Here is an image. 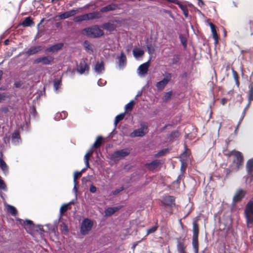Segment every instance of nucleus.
Masks as SVG:
<instances>
[{
  "instance_id": "13d9d810",
  "label": "nucleus",
  "mask_w": 253,
  "mask_h": 253,
  "mask_svg": "<svg viewBox=\"0 0 253 253\" xmlns=\"http://www.w3.org/2000/svg\"><path fill=\"white\" fill-rule=\"evenodd\" d=\"M87 169L85 168H83L80 171H76L74 172V178L77 179V175L79 174L78 177H80L82 175V173L84 172Z\"/></svg>"
},
{
  "instance_id": "ddd939ff",
  "label": "nucleus",
  "mask_w": 253,
  "mask_h": 253,
  "mask_svg": "<svg viewBox=\"0 0 253 253\" xmlns=\"http://www.w3.org/2000/svg\"><path fill=\"white\" fill-rule=\"evenodd\" d=\"M43 49V47L42 45H36L31 46L26 52L25 54L28 56L36 54Z\"/></svg>"
},
{
  "instance_id": "2eb2a0df",
  "label": "nucleus",
  "mask_w": 253,
  "mask_h": 253,
  "mask_svg": "<svg viewBox=\"0 0 253 253\" xmlns=\"http://www.w3.org/2000/svg\"><path fill=\"white\" fill-rule=\"evenodd\" d=\"M22 142V140L18 130H15L11 134V143L13 145H19Z\"/></svg>"
},
{
  "instance_id": "72a5a7b5",
  "label": "nucleus",
  "mask_w": 253,
  "mask_h": 253,
  "mask_svg": "<svg viewBox=\"0 0 253 253\" xmlns=\"http://www.w3.org/2000/svg\"><path fill=\"white\" fill-rule=\"evenodd\" d=\"M133 55L134 57L138 58L142 56L144 53V51L139 48H135L132 50Z\"/></svg>"
},
{
  "instance_id": "bf43d9fd",
  "label": "nucleus",
  "mask_w": 253,
  "mask_h": 253,
  "mask_svg": "<svg viewBox=\"0 0 253 253\" xmlns=\"http://www.w3.org/2000/svg\"><path fill=\"white\" fill-rule=\"evenodd\" d=\"M84 160L85 165V168L87 169L89 168V156H88V153H86L84 156Z\"/></svg>"
},
{
  "instance_id": "e433bc0d",
  "label": "nucleus",
  "mask_w": 253,
  "mask_h": 253,
  "mask_svg": "<svg viewBox=\"0 0 253 253\" xmlns=\"http://www.w3.org/2000/svg\"><path fill=\"white\" fill-rule=\"evenodd\" d=\"M102 140H103V137L101 136H98L97 137L96 141L94 142V143L92 145V148H96V149L99 148L101 146V141H102Z\"/></svg>"
},
{
  "instance_id": "c756f323",
  "label": "nucleus",
  "mask_w": 253,
  "mask_h": 253,
  "mask_svg": "<svg viewBox=\"0 0 253 253\" xmlns=\"http://www.w3.org/2000/svg\"><path fill=\"white\" fill-rule=\"evenodd\" d=\"M249 91H248V100L249 102H252L253 101V82H250L249 85Z\"/></svg>"
},
{
  "instance_id": "f704fd0d",
  "label": "nucleus",
  "mask_w": 253,
  "mask_h": 253,
  "mask_svg": "<svg viewBox=\"0 0 253 253\" xmlns=\"http://www.w3.org/2000/svg\"><path fill=\"white\" fill-rule=\"evenodd\" d=\"M54 90L56 92H58V88L61 84V78H55L53 81Z\"/></svg>"
},
{
  "instance_id": "a18cd8bd",
  "label": "nucleus",
  "mask_w": 253,
  "mask_h": 253,
  "mask_svg": "<svg viewBox=\"0 0 253 253\" xmlns=\"http://www.w3.org/2000/svg\"><path fill=\"white\" fill-rule=\"evenodd\" d=\"M23 130L26 132L29 131L30 130V120L26 121L25 124L21 126Z\"/></svg>"
},
{
  "instance_id": "58836bf2",
  "label": "nucleus",
  "mask_w": 253,
  "mask_h": 253,
  "mask_svg": "<svg viewBox=\"0 0 253 253\" xmlns=\"http://www.w3.org/2000/svg\"><path fill=\"white\" fill-rule=\"evenodd\" d=\"M146 47L148 53L149 55H152L155 52V48L151 42H146Z\"/></svg>"
},
{
  "instance_id": "5701e85b",
  "label": "nucleus",
  "mask_w": 253,
  "mask_h": 253,
  "mask_svg": "<svg viewBox=\"0 0 253 253\" xmlns=\"http://www.w3.org/2000/svg\"><path fill=\"white\" fill-rule=\"evenodd\" d=\"M94 69L97 74H101L105 69L103 61H97L95 65Z\"/></svg>"
},
{
  "instance_id": "c9c22d12",
  "label": "nucleus",
  "mask_w": 253,
  "mask_h": 253,
  "mask_svg": "<svg viewBox=\"0 0 253 253\" xmlns=\"http://www.w3.org/2000/svg\"><path fill=\"white\" fill-rule=\"evenodd\" d=\"M7 211L10 212L12 216H16L18 213L17 209L13 206L7 205Z\"/></svg>"
},
{
  "instance_id": "6e6552de",
  "label": "nucleus",
  "mask_w": 253,
  "mask_h": 253,
  "mask_svg": "<svg viewBox=\"0 0 253 253\" xmlns=\"http://www.w3.org/2000/svg\"><path fill=\"white\" fill-rule=\"evenodd\" d=\"M151 57L147 62L141 64L137 69V73L140 76H144L148 71Z\"/></svg>"
},
{
  "instance_id": "bb28decb",
  "label": "nucleus",
  "mask_w": 253,
  "mask_h": 253,
  "mask_svg": "<svg viewBox=\"0 0 253 253\" xmlns=\"http://www.w3.org/2000/svg\"><path fill=\"white\" fill-rule=\"evenodd\" d=\"M177 5L179 8L183 11V14L186 18L188 17V9L186 5L182 4L178 0H177L174 3Z\"/></svg>"
},
{
  "instance_id": "412c9836",
  "label": "nucleus",
  "mask_w": 253,
  "mask_h": 253,
  "mask_svg": "<svg viewBox=\"0 0 253 253\" xmlns=\"http://www.w3.org/2000/svg\"><path fill=\"white\" fill-rule=\"evenodd\" d=\"M239 169L234 165L230 164L229 167L225 169V176L224 179L227 178L231 174L236 172L239 170Z\"/></svg>"
},
{
  "instance_id": "69168bd1",
  "label": "nucleus",
  "mask_w": 253,
  "mask_h": 253,
  "mask_svg": "<svg viewBox=\"0 0 253 253\" xmlns=\"http://www.w3.org/2000/svg\"><path fill=\"white\" fill-rule=\"evenodd\" d=\"M124 190V187L123 186L120 187L119 188L116 189L113 192V195H115L118 194H119L120 192L123 191Z\"/></svg>"
},
{
  "instance_id": "a878e982",
  "label": "nucleus",
  "mask_w": 253,
  "mask_h": 253,
  "mask_svg": "<svg viewBox=\"0 0 253 253\" xmlns=\"http://www.w3.org/2000/svg\"><path fill=\"white\" fill-rule=\"evenodd\" d=\"M209 25H210L211 29V33H212L213 39V40L214 41V43L215 44H216L218 42V35L217 34L216 30H215V26L212 23H209Z\"/></svg>"
},
{
  "instance_id": "0e129e2a",
  "label": "nucleus",
  "mask_w": 253,
  "mask_h": 253,
  "mask_svg": "<svg viewBox=\"0 0 253 253\" xmlns=\"http://www.w3.org/2000/svg\"><path fill=\"white\" fill-rule=\"evenodd\" d=\"M0 111L1 113L6 114L9 112V108L8 106H3L0 109Z\"/></svg>"
},
{
  "instance_id": "052dcab7",
  "label": "nucleus",
  "mask_w": 253,
  "mask_h": 253,
  "mask_svg": "<svg viewBox=\"0 0 253 253\" xmlns=\"http://www.w3.org/2000/svg\"><path fill=\"white\" fill-rule=\"evenodd\" d=\"M125 114H126V112H124V113H122L119 115H118L116 117H115V119L118 121V122H120L121 121L123 120L124 118H125Z\"/></svg>"
},
{
  "instance_id": "37998d69",
  "label": "nucleus",
  "mask_w": 253,
  "mask_h": 253,
  "mask_svg": "<svg viewBox=\"0 0 253 253\" xmlns=\"http://www.w3.org/2000/svg\"><path fill=\"white\" fill-rule=\"evenodd\" d=\"M179 133L178 130H176L171 132L169 134V138L170 141H173L175 138L179 136Z\"/></svg>"
},
{
  "instance_id": "9d476101",
  "label": "nucleus",
  "mask_w": 253,
  "mask_h": 253,
  "mask_svg": "<svg viewBox=\"0 0 253 253\" xmlns=\"http://www.w3.org/2000/svg\"><path fill=\"white\" fill-rule=\"evenodd\" d=\"M80 8H73L68 11L61 13L58 15L60 19H65L71 16H73L79 12Z\"/></svg>"
},
{
  "instance_id": "ea45409f",
  "label": "nucleus",
  "mask_w": 253,
  "mask_h": 253,
  "mask_svg": "<svg viewBox=\"0 0 253 253\" xmlns=\"http://www.w3.org/2000/svg\"><path fill=\"white\" fill-rule=\"evenodd\" d=\"M134 105V101L133 100H131L129 103L125 105V109L126 113L128 111H131Z\"/></svg>"
},
{
  "instance_id": "cd10ccee",
  "label": "nucleus",
  "mask_w": 253,
  "mask_h": 253,
  "mask_svg": "<svg viewBox=\"0 0 253 253\" xmlns=\"http://www.w3.org/2000/svg\"><path fill=\"white\" fill-rule=\"evenodd\" d=\"M34 23L31 17L28 16L26 17L22 22L20 24V25L24 27H31L34 25Z\"/></svg>"
},
{
  "instance_id": "473e14b6",
  "label": "nucleus",
  "mask_w": 253,
  "mask_h": 253,
  "mask_svg": "<svg viewBox=\"0 0 253 253\" xmlns=\"http://www.w3.org/2000/svg\"><path fill=\"white\" fill-rule=\"evenodd\" d=\"M246 169L248 174H251L253 171V158L249 159L246 164Z\"/></svg>"
},
{
  "instance_id": "4468645a",
  "label": "nucleus",
  "mask_w": 253,
  "mask_h": 253,
  "mask_svg": "<svg viewBox=\"0 0 253 253\" xmlns=\"http://www.w3.org/2000/svg\"><path fill=\"white\" fill-rule=\"evenodd\" d=\"M89 71V67L88 64L85 61H81L79 66L78 67L77 71L81 74L88 75Z\"/></svg>"
},
{
  "instance_id": "0eeeda50",
  "label": "nucleus",
  "mask_w": 253,
  "mask_h": 253,
  "mask_svg": "<svg viewBox=\"0 0 253 253\" xmlns=\"http://www.w3.org/2000/svg\"><path fill=\"white\" fill-rule=\"evenodd\" d=\"M246 194V191L241 188L238 189L233 197L232 204L235 205L237 203L240 202L245 197Z\"/></svg>"
},
{
  "instance_id": "7c9ffc66",
  "label": "nucleus",
  "mask_w": 253,
  "mask_h": 253,
  "mask_svg": "<svg viewBox=\"0 0 253 253\" xmlns=\"http://www.w3.org/2000/svg\"><path fill=\"white\" fill-rule=\"evenodd\" d=\"M192 244L194 250V253H198L199 250L198 236H193Z\"/></svg>"
},
{
  "instance_id": "09e8293b",
  "label": "nucleus",
  "mask_w": 253,
  "mask_h": 253,
  "mask_svg": "<svg viewBox=\"0 0 253 253\" xmlns=\"http://www.w3.org/2000/svg\"><path fill=\"white\" fill-rule=\"evenodd\" d=\"M244 178L245 179L246 183H250L253 180V174L252 173H251V174H248L247 176L244 177Z\"/></svg>"
},
{
  "instance_id": "680f3d73",
  "label": "nucleus",
  "mask_w": 253,
  "mask_h": 253,
  "mask_svg": "<svg viewBox=\"0 0 253 253\" xmlns=\"http://www.w3.org/2000/svg\"><path fill=\"white\" fill-rule=\"evenodd\" d=\"M157 228H158V226L155 225V226H152L150 228L148 229L147 230V234L146 235H148L149 234L154 233L156 231Z\"/></svg>"
},
{
  "instance_id": "338daca9",
  "label": "nucleus",
  "mask_w": 253,
  "mask_h": 253,
  "mask_svg": "<svg viewBox=\"0 0 253 253\" xmlns=\"http://www.w3.org/2000/svg\"><path fill=\"white\" fill-rule=\"evenodd\" d=\"M89 190L90 193H95L96 192L97 188L93 184H92L90 185Z\"/></svg>"
},
{
  "instance_id": "f03ea898",
  "label": "nucleus",
  "mask_w": 253,
  "mask_h": 253,
  "mask_svg": "<svg viewBox=\"0 0 253 253\" xmlns=\"http://www.w3.org/2000/svg\"><path fill=\"white\" fill-rule=\"evenodd\" d=\"M86 36L91 38H97L104 35V32L98 25H93L84 29Z\"/></svg>"
},
{
  "instance_id": "c85d7f7f",
  "label": "nucleus",
  "mask_w": 253,
  "mask_h": 253,
  "mask_svg": "<svg viewBox=\"0 0 253 253\" xmlns=\"http://www.w3.org/2000/svg\"><path fill=\"white\" fill-rule=\"evenodd\" d=\"M177 250L178 253H186L185 252V247L184 242H181L179 240V238H177Z\"/></svg>"
},
{
  "instance_id": "393cba45",
  "label": "nucleus",
  "mask_w": 253,
  "mask_h": 253,
  "mask_svg": "<svg viewBox=\"0 0 253 253\" xmlns=\"http://www.w3.org/2000/svg\"><path fill=\"white\" fill-rule=\"evenodd\" d=\"M0 168L2 170L4 174L7 175L9 173L8 167L1 157H0Z\"/></svg>"
},
{
  "instance_id": "864d4df0",
  "label": "nucleus",
  "mask_w": 253,
  "mask_h": 253,
  "mask_svg": "<svg viewBox=\"0 0 253 253\" xmlns=\"http://www.w3.org/2000/svg\"><path fill=\"white\" fill-rule=\"evenodd\" d=\"M73 191L75 194V200H77V192H78V188H77V182L76 181V179L74 178V187L73 189Z\"/></svg>"
},
{
  "instance_id": "9b49d317",
  "label": "nucleus",
  "mask_w": 253,
  "mask_h": 253,
  "mask_svg": "<svg viewBox=\"0 0 253 253\" xmlns=\"http://www.w3.org/2000/svg\"><path fill=\"white\" fill-rule=\"evenodd\" d=\"M161 162L159 160H155L150 163H146L144 164V167L149 171H153L156 169L160 165Z\"/></svg>"
},
{
  "instance_id": "4d7b16f0",
  "label": "nucleus",
  "mask_w": 253,
  "mask_h": 253,
  "mask_svg": "<svg viewBox=\"0 0 253 253\" xmlns=\"http://www.w3.org/2000/svg\"><path fill=\"white\" fill-rule=\"evenodd\" d=\"M0 189L4 191L6 190V185L0 176Z\"/></svg>"
},
{
  "instance_id": "e2e57ef3",
  "label": "nucleus",
  "mask_w": 253,
  "mask_h": 253,
  "mask_svg": "<svg viewBox=\"0 0 253 253\" xmlns=\"http://www.w3.org/2000/svg\"><path fill=\"white\" fill-rule=\"evenodd\" d=\"M172 92L171 91H169L168 92H167L165 96H164V97H165V99L166 100H169V99L171 98V96H172Z\"/></svg>"
},
{
  "instance_id": "de8ad7c7",
  "label": "nucleus",
  "mask_w": 253,
  "mask_h": 253,
  "mask_svg": "<svg viewBox=\"0 0 253 253\" xmlns=\"http://www.w3.org/2000/svg\"><path fill=\"white\" fill-rule=\"evenodd\" d=\"M39 231H41V233H40L41 234H42L44 232L42 225H40V224L35 225V229L32 230V233L34 231L38 232Z\"/></svg>"
},
{
  "instance_id": "423d86ee",
  "label": "nucleus",
  "mask_w": 253,
  "mask_h": 253,
  "mask_svg": "<svg viewBox=\"0 0 253 253\" xmlns=\"http://www.w3.org/2000/svg\"><path fill=\"white\" fill-rule=\"evenodd\" d=\"M54 60V58L52 56H44L40 57L34 61V64L42 63L43 65H51Z\"/></svg>"
},
{
  "instance_id": "8fccbe9b",
  "label": "nucleus",
  "mask_w": 253,
  "mask_h": 253,
  "mask_svg": "<svg viewBox=\"0 0 253 253\" xmlns=\"http://www.w3.org/2000/svg\"><path fill=\"white\" fill-rule=\"evenodd\" d=\"M10 96L8 93L7 92H1L0 93V103L5 100L6 98H9Z\"/></svg>"
},
{
  "instance_id": "6e6d98bb",
  "label": "nucleus",
  "mask_w": 253,
  "mask_h": 253,
  "mask_svg": "<svg viewBox=\"0 0 253 253\" xmlns=\"http://www.w3.org/2000/svg\"><path fill=\"white\" fill-rule=\"evenodd\" d=\"M168 152V149L166 148V149H162L160 151H159L156 155H155V156L156 157H160V156H163L164 155H165L167 152Z\"/></svg>"
},
{
  "instance_id": "1a4fd4ad",
  "label": "nucleus",
  "mask_w": 253,
  "mask_h": 253,
  "mask_svg": "<svg viewBox=\"0 0 253 253\" xmlns=\"http://www.w3.org/2000/svg\"><path fill=\"white\" fill-rule=\"evenodd\" d=\"M162 203L165 206L173 207L175 205V197L170 195L166 196L163 198Z\"/></svg>"
},
{
  "instance_id": "2f4dec72",
  "label": "nucleus",
  "mask_w": 253,
  "mask_h": 253,
  "mask_svg": "<svg viewBox=\"0 0 253 253\" xmlns=\"http://www.w3.org/2000/svg\"><path fill=\"white\" fill-rule=\"evenodd\" d=\"M67 116V113L66 111H62V112H58L56 113L54 117V120L56 121H59L60 119H65Z\"/></svg>"
},
{
  "instance_id": "5fc2aeb1",
  "label": "nucleus",
  "mask_w": 253,
  "mask_h": 253,
  "mask_svg": "<svg viewBox=\"0 0 253 253\" xmlns=\"http://www.w3.org/2000/svg\"><path fill=\"white\" fill-rule=\"evenodd\" d=\"M68 209V206L67 204H63L60 209V213L61 215L63 213L66 212Z\"/></svg>"
},
{
  "instance_id": "20e7f679",
  "label": "nucleus",
  "mask_w": 253,
  "mask_h": 253,
  "mask_svg": "<svg viewBox=\"0 0 253 253\" xmlns=\"http://www.w3.org/2000/svg\"><path fill=\"white\" fill-rule=\"evenodd\" d=\"M93 223L90 219L86 218L83 220L81 225V233L83 235H86L91 229Z\"/></svg>"
},
{
  "instance_id": "f8f14e48",
  "label": "nucleus",
  "mask_w": 253,
  "mask_h": 253,
  "mask_svg": "<svg viewBox=\"0 0 253 253\" xmlns=\"http://www.w3.org/2000/svg\"><path fill=\"white\" fill-rule=\"evenodd\" d=\"M171 78V74H168L167 77H165L162 80L157 83L156 86L158 90H161L164 88L165 86L168 84Z\"/></svg>"
},
{
  "instance_id": "b1692460",
  "label": "nucleus",
  "mask_w": 253,
  "mask_h": 253,
  "mask_svg": "<svg viewBox=\"0 0 253 253\" xmlns=\"http://www.w3.org/2000/svg\"><path fill=\"white\" fill-rule=\"evenodd\" d=\"M146 134V132L142 131L139 128L134 129L130 134L129 136L131 138L136 137H143Z\"/></svg>"
},
{
  "instance_id": "dca6fc26",
  "label": "nucleus",
  "mask_w": 253,
  "mask_h": 253,
  "mask_svg": "<svg viewBox=\"0 0 253 253\" xmlns=\"http://www.w3.org/2000/svg\"><path fill=\"white\" fill-rule=\"evenodd\" d=\"M117 26L113 23V21L104 23L101 25V28L109 32L117 30Z\"/></svg>"
},
{
  "instance_id": "79ce46f5",
  "label": "nucleus",
  "mask_w": 253,
  "mask_h": 253,
  "mask_svg": "<svg viewBox=\"0 0 253 253\" xmlns=\"http://www.w3.org/2000/svg\"><path fill=\"white\" fill-rule=\"evenodd\" d=\"M73 20L75 23H79L83 21H86L85 14L74 17L73 18Z\"/></svg>"
},
{
  "instance_id": "603ef678",
  "label": "nucleus",
  "mask_w": 253,
  "mask_h": 253,
  "mask_svg": "<svg viewBox=\"0 0 253 253\" xmlns=\"http://www.w3.org/2000/svg\"><path fill=\"white\" fill-rule=\"evenodd\" d=\"M109 11H114L118 8V4L117 3H112L110 4L107 5Z\"/></svg>"
},
{
  "instance_id": "6ab92c4d",
  "label": "nucleus",
  "mask_w": 253,
  "mask_h": 253,
  "mask_svg": "<svg viewBox=\"0 0 253 253\" xmlns=\"http://www.w3.org/2000/svg\"><path fill=\"white\" fill-rule=\"evenodd\" d=\"M63 46L64 44L62 42L57 43L45 49V52L54 53L60 50Z\"/></svg>"
},
{
  "instance_id": "4be33fe9",
  "label": "nucleus",
  "mask_w": 253,
  "mask_h": 253,
  "mask_svg": "<svg viewBox=\"0 0 253 253\" xmlns=\"http://www.w3.org/2000/svg\"><path fill=\"white\" fill-rule=\"evenodd\" d=\"M16 220H18L20 222V224L22 225L25 224V223H26L27 225L29 226L28 228L29 229L30 233H32V229H35V225L34 224L32 220L26 219L25 221H24L23 220L19 218H16Z\"/></svg>"
},
{
  "instance_id": "a211bd4d",
  "label": "nucleus",
  "mask_w": 253,
  "mask_h": 253,
  "mask_svg": "<svg viewBox=\"0 0 253 253\" xmlns=\"http://www.w3.org/2000/svg\"><path fill=\"white\" fill-rule=\"evenodd\" d=\"M86 20H92L100 19L102 17V14L99 11H93L85 14Z\"/></svg>"
},
{
  "instance_id": "39448f33",
  "label": "nucleus",
  "mask_w": 253,
  "mask_h": 253,
  "mask_svg": "<svg viewBox=\"0 0 253 253\" xmlns=\"http://www.w3.org/2000/svg\"><path fill=\"white\" fill-rule=\"evenodd\" d=\"M233 152V160L231 165H234L240 169L243 163V156L239 151H234Z\"/></svg>"
},
{
  "instance_id": "f257e3e1",
  "label": "nucleus",
  "mask_w": 253,
  "mask_h": 253,
  "mask_svg": "<svg viewBox=\"0 0 253 253\" xmlns=\"http://www.w3.org/2000/svg\"><path fill=\"white\" fill-rule=\"evenodd\" d=\"M244 214L247 226L252 225L253 224V197L246 205Z\"/></svg>"
},
{
  "instance_id": "aec40b11",
  "label": "nucleus",
  "mask_w": 253,
  "mask_h": 253,
  "mask_svg": "<svg viewBox=\"0 0 253 253\" xmlns=\"http://www.w3.org/2000/svg\"><path fill=\"white\" fill-rule=\"evenodd\" d=\"M119 59V67L120 69H123L126 65V57L124 52H121Z\"/></svg>"
},
{
  "instance_id": "f3484780",
  "label": "nucleus",
  "mask_w": 253,
  "mask_h": 253,
  "mask_svg": "<svg viewBox=\"0 0 253 253\" xmlns=\"http://www.w3.org/2000/svg\"><path fill=\"white\" fill-rule=\"evenodd\" d=\"M181 55L180 53L174 54L172 58L169 59V65L172 66L173 65L179 66L180 63Z\"/></svg>"
},
{
  "instance_id": "c03bdc74",
  "label": "nucleus",
  "mask_w": 253,
  "mask_h": 253,
  "mask_svg": "<svg viewBox=\"0 0 253 253\" xmlns=\"http://www.w3.org/2000/svg\"><path fill=\"white\" fill-rule=\"evenodd\" d=\"M140 128L139 129L142 130V131L146 132V133L148 132V124L146 122H142L140 124Z\"/></svg>"
},
{
  "instance_id": "3c124183",
  "label": "nucleus",
  "mask_w": 253,
  "mask_h": 253,
  "mask_svg": "<svg viewBox=\"0 0 253 253\" xmlns=\"http://www.w3.org/2000/svg\"><path fill=\"white\" fill-rule=\"evenodd\" d=\"M114 213V212L112 207H108L105 210V215L106 216H110Z\"/></svg>"
},
{
  "instance_id": "7ed1b4c3",
  "label": "nucleus",
  "mask_w": 253,
  "mask_h": 253,
  "mask_svg": "<svg viewBox=\"0 0 253 253\" xmlns=\"http://www.w3.org/2000/svg\"><path fill=\"white\" fill-rule=\"evenodd\" d=\"M129 154V151L127 150L121 149L117 150L110 155V160L113 161H118L128 156Z\"/></svg>"
},
{
  "instance_id": "49530a36",
  "label": "nucleus",
  "mask_w": 253,
  "mask_h": 253,
  "mask_svg": "<svg viewBox=\"0 0 253 253\" xmlns=\"http://www.w3.org/2000/svg\"><path fill=\"white\" fill-rule=\"evenodd\" d=\"M232 74H233V76L234 79V80L235 81V84L237 86V87H239V85H240V83H239V81L238 80V73H237L236 71H235L233 69H232Z\"/></svg>"
},
{
  "instance_id": "a19ab883",
  "label": "nucleus",
  "mask_w": 253,
  "mask_h": 253,
  "mask_svg": "<svg viewBox=\"0 0 253 253\" xmlns=\"http://www.w3.org/2000/svg\"><path fill=\"white\" fill-rule=\"evenodd\" d=\"M179 39L184 48H186L187 46V38H186V37L183 35L180 34H179Z\"/></svg>"
},
{
  "instance_id": "4c0bfd02",
  "label": "nucleus",
  "mask_w": 253,
  "mask_h": 253,
  "mask_svg": "<svg viewBox=\"0 0 253 253\" xmlns=\"http://www.w3.org/2000/svg\"><path fill=\"white\" fill-rule=\"evenodd\" d=\"M199 235V227L197 221L195 220L193 222V236H198Z\"/></svg>"
},
{
  "instance_id": "774afa93",
  "label": "nucleus",
  "mask_w": 253,
  "mask_h": 253,
  "mask_svg": "<svg viewBox=\"0 0 253 253\" xmlns=\"http://www.w3.org/2000/svg\"><path fill=\"white\" fill-rule=\"evenodd\" d=\"M22 84L23 83L21 81H15L13 85L16 88H20L22 86Z\"/></svg>"
}]
</instances>
